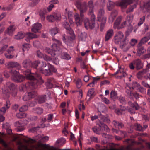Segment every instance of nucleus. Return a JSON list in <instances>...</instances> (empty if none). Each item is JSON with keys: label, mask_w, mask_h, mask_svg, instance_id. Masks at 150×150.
Returning <instances> with one entry per match:
<instances>
[{"label": "nucleus", "mask_w": 150, "mask_h": 150, "mask_svg": "<svg viewBox=\"0 0 150 150\" xmlns=\"http://www.w3.org/2000/svg\"><path fill=\"white\" fill-rule=\"evenodd\" d=\"M95 95V92L93 88L89 89L88 92V96L89 97L90 99Z\"/></svg>", "instance_id": "393cba45"}, {"label": "nucleus", "mask_w": 150, "mask_h": 150, "mask_svg": "<svg viewBox=\"0 0 150 150\" xmlns=\"http://www.w3.org/2000/svg\"><path fill=\"white\" fill-rule=\"evenodd\" d=\"M115 4L110 1H109L108 3L107 8L109 11L112 10L114 7Z\"/></svg>", "instance_id": "b1692460"}, {"label": "nucleus", "mask_w": 150, "mask_h": 150, "mask_svg": "<svg viewBox=\"0 0 150 150\" xmlns=\"http://www.w3.org/2000/svg\"><path fill=\"white\" fill-rule=\"evenodd\" d=\"M96 83L95 82V81H93L92 82L88 84L87 85V86H89L91 87H93L95 86Z\"/></svg>", "instance_id": "4d7b16f0"}, {"label": "nucleus", "mask_w": 150, "mask_h": 150, "mask_svg": "<svg viewBox=\"0 0 150 150\" xmlns=\"http://www.w3.org/2000/svg\"><path fill=\"white\" fill-rule=\"evenodd\" d=\"M114 32L112 29H110L108 30L106 35L105 37V40H108L113 35Z\"/></svg>", "instance_id": "a211bd4d"}, {"label": "nucleus", "mask_w": 150, "mask_h": 150, "mask_svg": "<svg viewBox=\"0 0 150 150\" xmlns=\"http://www.w3.org/2000/svg\"><path fill=\"white\" fill-rule=\"evenodd\" d=\"M137 42V40L135 39H132L131 40L130 44L132 46H134Z\"/></svg>", "instance_id": "ea45409f"}, {"label": "nucleus", "mask_w": 150, "mask_h": 150, "mask_svg": "<svg viewBox=\"0 0 150 150\" xmlns=\"http://www.w3.org/2000/svg\"><path fill=\"white\" fill-rule=\"evenodd\" d=\"M144 8L146 9L150 7V1H149L147 3L145 4L144 5Z\"/></svg>", "instance_id": "0e129e2a"}, {"label": "nucleus", "mask_w": 150, "mask_h": 150, "mask_svg": "<svg viewBox=\"0 0 150 150\" xmlns=\"http://www.w3.org/2000/svg\"><path fill=\"white\" fill-rule=\"evenodd\" d=\"M137 54L138 55L140 56L145 52L146 50L144 47L141 46L140 43H139L137 45Z\"/></svg>", "instance_id": "2eb2a0df"}, {"label": "nucleus", "mask_w": 150, "mask_h": 150, "mask_svg": "<svg viewBox=\"0 0 150 150\" xmlns=\"http://www.w3.org/2000/svg\"><path fill=\"white\" fill-rule=\"evenodd\" d=\"M26 35V37L28 38L25 39V40L28 42H29L30 41V39L36 38L38 37V36L37 35L31 33H27Z\"/></svg>", "instance_id": "6ab92c4d"}, {"label": "nucleus", "mask_w": 150, "mask_h": 150, "mask_svg": "<svg viewBox=\"0 0 150 150\" xmlns=\"http://www.w3.org/2000/svg\"><path fill=\"white\" fill-rule=\"evenodd\" d=\"M113 41L115 44L119 45L120 47L124 51L128 50L130 47L128 44V39L121 31L116 33L113 38Z\"/></svg>", "instance_id": "f03ea898"}, {"label": "nucleus", "mask_w": 150, "mask_h": 150, "mask_svg": "<svg viewBox=\"0 0 150 150\" xmlns=\"http://www.w3.org/2000/svg\"><path fill=\"white\" fill-rule=\"evenodd\" d=\"M53 117V114H49L48 115V117L47 119L48 122H50Z\"/></svg>", "instance_id": "603ef678"}, {"label": "nucleus", "mask_w": 150, "mask_h": 150, "mask_svg": "<svg viewBox=\"0 0 150 150\" xmlns=\"http://www.w3.org/2000/svg\"><path fill=\"white\" fill-rule=\"evenodd\" d=\"M10 102L8 100H7L6 101V104L5 105V106L6 108L8 109L10 107Z\"/></svg>", "instance_id": "bf43d9fd"}, {"label": "nucleus", "mask_w": 150, "mask_h": 150, "mask_svg": "<svg viewBox=\"0 0 150 150\" xmlns=\"http://www.w3.org/2000/svg\"><path fill=\"white\" fill-rule=\"evenodd\" d=\"M76 84L77 87L79 88L81 87L82 85L81 81L80 79H78L76 82Z\"/></svg>", "instance_id": "37998d69"}, {"label": "nucleus", "mask_w": 150, "mask_h": 150, "mask_svg": "<svg viewBox=\"0 0 150 150\" xmlns=\"http://www.w3.org/2000/svg\"><path fill=\"white\" fill-rule=\"evenodd\" d=\"M117 95L116 93L114 91H112L110 93V97L111 98H115Z\"/></svg>", "instance_id": "5fc2aeb1"}, {"label": "nucleus", "mask_w": 150, "mask_h": 150, "mask_svg": "<svg viewBox=\"0 0 150 150\" xmlns=\"http://www.w3.org/2000/svg\"><path fill=\"white\" fill-rule=\"evenodd\" d=\"M102 101L106 104H108L110 103L109 100L105 97H103L102 98Z\"/></svg>", "instance_id": "3c124183"}, {"label": "nucleus", "mask_w": 150, "mask_h": 150, "mask_svg": "<svg viewBox=\"0 0 150 150\" xmlns=\"http://www.w3.org/2000/svg\"><path fill=\"white\" fill-rule=\"evenodd\" d=\"M24 37V35L22 33H19L18 34L15 36L14 38L16 39L23 38Z\"/></svg>", "instance_id": "473e14b6"}, {"label": "nucleus", "mask_w": 150, "mask_h": 150, "mask_svg": "<svg viewBox=\"0 0 150 150\" xmlns=\"http://www.w3.org/2000/svg\"><path fill=\"white\" fill-rule=\"evenodd\" d=\"M148 71L147 69H144L142 71H141L139 72L137 75V77H138V75H139L141 76H142L145 74H147V77L148 78L150 79V74L148 73Z\"/></svg>", "instance_id": "412c9836"}, {"label": "nucleus", "mask_w": 150, "mask_h": 150, "mask_svg": "<svg viewBox=\"0 0 150 150\" xmlns=\"http://www.w3.org/2000/svg\"><path fill=\"white\" fill-rule=\"evenodd\" d=\"M8 47V45H4L0 50V54H1L4 52Z\"/></svg>", "instance_id": "c03bdc74"}, {"label": "nucleus", "mask_w": 150, "mask_h": 150, "mask_svg": "<svg viewBox=\"0 0 150 150\" xmlns=\"http://www.w3.org/2000/svg\"><path fill=\"white\" fill-rule=\"evenodd\" d=\"M47 20L49 22H53L54 21V18H53V15L48 16L47 17Z\"/></svg>", "instance_id": "49530a36"}, {"label": "nucleus", "mask_w": 150, "mask_h": 150, "mask_svg": "<svg viewBox=\"0 0 150 150\" xmlns=\"http://www.w3.org/2000/svg\"><path fill=\"white\" fill-rule=\"evenodd\" d=\"M150 39V33H147V36L145 37L142 39L139 43L144 44L146 42Z\"/></svg>", "instance_id": "5701e85b"}, {"label": "nucleus", "mask_w": 150, "mask_h": 150, "mask_svg": "<svg viewBox=\"0 0 150 150\" xmlns=\"http://www.w3.org/2000/svg\"><path fill=\"white\" fill-rule=\"evenodd\" d=\"M79 109L80 110H84L85 109V107L83 103H82L81 104H80L79 105Z\"/></svg>", "instance_id": "864d4df0"}, {"label": "nucleus", "mask_w": 150, "mask_h": 150, "mask_svg": "<svg viewBox=\"0 0 150 150\" xmlns=\"http://www.w3.org/2000/svg\"><path fill=\"white\" fill-rule=\"evenodd\" d=\"M15 126L18 127V130L19 131H21L24 129L23 126L24 124H23L22 121L20 120L16 122Z\"/></svg>", "instance_id": "dca6fc26"}, {"label": "nucleus", "mask_w": 150, "mask_h": 150, "mask_svg": "<svg viewBox=\"0 0 150 150\" xmlns=\"http://www.w3.org/2000/svg\"><path fill=\"white\" fill-rule=\"evenodd\" d=\"M64 28L67 30L69 31V33L72 36V38H69L68 39H67L66 41V39L65 36H63V41L66 44H68L67 41L69 40H71L74 38L75 36L74 33V32L73 30L70 28V26L69 25L68 23L67 22H65L64 23Z\"/></svg>", "instance_id": "6e6552de"}, {"label": "nucleus", "mask_w": 150, "mask_h": 150, "mask_svg": "<svg viewBox=\"0 0 150 150\" xmlns=\"http://www.w3.org/2000/svg\"><path fill=\"white\" fill-rule=\"evenodd\" d=\"M42 58H43L45 60L47 61H50L51 59L50 57L46 55H44Z\"/></svg>", "instance_id": "6e6d98bb"}, {"label": "nucleus", "mask_w": 150, "mask_h": 150, "mask_svg": "<svg viewBox=\"0 0 150 150\" xmlns=\"http://www.w3.org/2000/svg\"><path fill=\"white\" fill-rule=\"evenodd\" d=\"M89 6L90 8H91V10L89 14H93V19L89 21L88 19L87 18H85L84 20V23L85 28L86 29H88V28H93L95 26V16L93 14V10L92 8L93 6V2L91 1H90L88 2Z\"/></svg>", "instance_id": "20e7f679"}, {"label": "nucleus", "mask_w": 150, "mask_h": 150, "mask_svg": "<svg viewBox=\"0 0 150 150\" xmlns=\"http://www.w3.org/2000/svg\"><path fill=\"white\" fill-rule=\"evenodd\" d=\"M4 74L5 77L6 78H8L10 76L9 73L6 71H4Z\"/></svg>", "instance_id": "13d9d810"}, {"label": "nucleus", "mask_w": 150, "mask_h": 150, "mask_svg": "<svg viewBox=\"0 0 150 150\" xmlns=\"http://www.w3.org/2000/svg\"><path fill=\"white\" fill-rule=\"evenodd\" d=\"M131 106L134 109L138 110L139 108V107L138 104L136 103H134L131 104Z\"/></svg>", "instance_id": "a19ab883"}, {"label": "nucleus", "mask_w": 150, "mask_h": 150, "mask_svg": "<svg viewBox=\"0 0 150 150\" xmlns=\"http://www.w3.org/2000/svg\"><path fill=\"white\" fill-rule=\"evenodd\" d=\"M122 20V18L119 17L117 18L114 23V27L115 29H119L124 28L126 25H129L126 21H125L121 24H120Z\"/></svg>", "instance_id": "1a4fd4ad"}, {"label": "nucleus", "mask_w": 150, "mask_h": 150, "mask_svg": "<svg viewBox=\"0 0 150 150\" xmlns=\"http://www.w3.org/2000/svg\"><path fill=\"white\" fill-rule=\"evenodd\" d=\"M119 100L120 102L122 103H125V100L123 97H120L119 98Z\"/></svg>", "instance_id": "69168bd1"}, {"label": "nucleus", "mask_w": 150, "mask_h": 150, "mask_svg": "<svg viewBox=\"0 0 150 150\" xmlns=\"http://www.w3.org/2000/svg\"><path fill=\"white\" fill-rule=\"evenodd\" d=\"M27 110V106L26 105H24L21 107L19 109L20 112H23Z\"/></svg>", "instance_id": "de8ad7c7"}, {"label": "nucleus", "mask_w": 150, "mask_h": 150, "mask_svg": "<svg viewBox=\"0 0 150 150\" xmlns=\"http://www.w3.org/2000/svg\"><path fill=\"white\" fill-rule=\"evenodd\" d=\"M8 67L9 68H14L18 67L19 64L16 62H9L7 64Z\"/></svg>", "instance_id": "a878e982"}, {"label": "nucleus", "mask_w": 150, "mask_h": 150, "mask_svg": "<svg viewBox=\"0 0 150 150\" xmlns=\"http://www.w3.org/2000/svg\"><path fill=\"white\" fill-rule=\"evenodd\" d=\"M41 139L42 140V141L46 142L48 140L49 137L47 136H45L42 138Z\"/></svg>", "instance_id": "338daca9"}, {"label": "nucleus", "mask_w": 150, "mask_h": 150, "mask_svg": "<svg viewBox=\"0 0 150 150\" xmlns=\"http://www.w3.org/2000/svg\"><path fill=\"white\" fill-rule=\"evenodd\" d=\"M74 18L75 21V23L77 26L81 25L82 24V21L79 17V14L76 13L74 15Z\"/></svg>", "instance_id": "f3484780"}, {"label": "nucleus", "mask_w": 150, "mask_h": 150, "mask_svg": "<svg viewBox=\"0 0 150 150\" xmlns=\"http://www.w3.org/2000/svg\"><path fill=\"white\" fill-rule=\"evenodd\" d=\"M41 27L42 25L40 23H36L33 25L32 28L31 30L32 32L36 33L38 32Z\"/></svg>", "instance_id": "4468645a"}, {"label": "nucleus", "mask_w": 150, "mask_h": 150, "mask_svg": "<svg viewBox=\"0 0 150 150\" xmlns=\"http://www.w3.org/2000/svg\"><path fill=\"white\" fill-rule=\"evenodd\" d=\"M134 64L136 66V68L137 69H139L142 68V65L141 61L139 59L135 60L133 62Z\"/></svg>", "instance_id": "4be33fe9"}, {"label": "nucleus", "mask_w": 150, "mask_h": 150, "mask_svg": "<svg viewBox=\"0 0 150 150\" xmlns=\"http://www.w3.org/2000/svg\"><path fill=\"white\" fill-rule=\"evenodd\" d=\"M54 7V5L50 4L49 6L47 8V9L48 11H50Z\"/></svg>", "instance_id": "e2e57ef3"}, {"label": "nucleus", "mask_w": 150, "mask_h": 150, "mask_svg": "<svg viewBox=\"0 0 150 150\" xmlns=\"http://www.w3.org/2000/svg\"><path fill=\"white\" fill-rule=\"evenodd\" d=\"M53 18H54V21L56 20L57 21H59L61 19V15L59 13H54L53 14Z\"/></svg>", "instance_id": "7c9ffc66"}, {"label": "nucleus", "mask_w": 150, "mask_h": 150, "mask_svg": "<svg viewBox=\"0 0 150 150\" xmlns=\"http://www.w3.org/2000/svg\"><path fill=\"white\" fill-rule=\"evenodd\" d=\"M65 143V139L63 138H61L57 139L56 141V143L59 144L60 145H63Z\"/></svg>", "instance_id": "c85d7f7f"}, {"label": "nucleus", "mask_w": 150, "mask_h": 150, "mask_svg": "<svg viewBox=\"0 0 150 150\" xmlns=\"http://www.w3.org/2000/svg\"><path fill=\"white\" fill-rule=\"evenodd\" d=\"M16 117L18 118H22L25 117L26 115L25 113L20 112V113H17L16 115Z\"/></svg>", "instance_id": "e433bc0d"}, {"label": "nucleus", "mask_w": 150, "mask_h": 150, "mask_svg": "<svg viewBox=\"0 0 150 150\" xmlns=\"http://www.w3.org/2000/svg\"><path fill=\"white\" fill-rule=\"evenodd\" d=\"M37 54L38 57L39 58H42L43 57L44 54L39 50H38L37 52Z\"/></svg>", "instance_id": "8fccbe9b"}, {"label": "nucleus", "mask_w": 150, "mask_h": 150, "mask_svg": "<svg viewBox=\"0 0 150 150\" xmlns=\"http://www.w3.org/2000/svg\"><path fill=\"white\" fill-rule=\"evenodd\" d=\"M136 4H134L132 5L129 7L128 9L126 11V13H128L129 12H132L133 11V9L136 8Z\"/></svg>", "instance_id": "f704fd0d"}, {"label": "nucleus", "mask_w": 150, "mask_h": 150, "mask_svg": "<svg viewBox=\"0 0 150 150\" xmlns=\"http://www.w3.org/2000/svg\"><path fill=\"white\" fill-rule=\"evenodd\" d=\"M46 98V96L45 95L44 96L40 97L38 99V102L40 103H41L45 102Z\"/></svg>", "instance_id": "c9c22d12"}, {"label": "nucleus", "mask_w": 150, "mask_h": 150, "mask_svg": "<svg viewBox=\"0 0 150 150\" xmlns=\"http://www.w3.org/2000/svg\"><path fill=\"white\" fill-rule=\"evenodd\" d=\"M66 13L67 15H68L69 17H70L72 15V12L71 11H69L67 9H66Z\"/></svg>", "instance_id": "680f3d73"}, {"label": "nucleus", "mask_w": 150, "mask_h": 150, "mask_svg": "<svg viewBox=\"0 0 150 150\" xmlns=\"http://www.w3.org/2000/svg\"><path fill=\"white\" fill-rule=\"evenodd\" d=\"M145 17L144 16L142 18H140V21L138 23V25L139 26H140L142 24L145 20Z\"/></svg>", "instance_id": "09e8293b"}, {"label": "nucleus", "mask_w": 150, "mask_h": 150, "mask_svg": "<svg viewBox=\"0 0 150 150\" xmlns=\"http://www.w3.org/2000/svg\"><path fill=\"white\" fill-rule=\"evenodd\" d=\"M50 32L52 35H54L58 33V30L57 28H55L52 29L50 30Z\"/></svg>", "instance_id": "72a5a7b5"}, {"label": "nucleus", "mask_w": 150, "mask_h": 150, "mask_svg": "<svg viewBox=\"0 0 150 150\" xmlns=\"http://www.w3.org/2000/svg\"><path fill=\"white\" fill-rule=\"evenodd\" d=\"M15 30V27L13 25H11L8 28L6 32L9 35H11Z\"/></svg>", "instance_id": "bb28decb"}, {"label": "nucleus", "mask_w": 150, "mask_h": 150, "mask_svg": "<svg viewBox=\"0 0 150 150\" xmlns=\"http://www.w3.org/2000/svg\"><path fill=\"white\" fill-rule=\"evenodd\" d=\"M31 47V45L28 44H24L22 47L23 50L24 52L27 51Z\"/></svg>", "instance_id": "c756f323"}, {"label": "nucleus", "mask_w": 150, "mask_h": 150, "mask_svg": "<svg viewBox=\"0 0 150 150\" xmlns=\"http://www.w3.org/2000/svg\"><path fill=\"white\" fill-rule=\"evenodd\" d=\"M23 64L24 67L27 68L31 66V63L29 60H26L23 61Z\"/></svg>", "instance_id": "cd10ccee"}, {"label": "nucleus", "mask_w": 150, "mask_h": 150, "mask_svg": "<svg viewBox=\"0 0 150 150\" xmlns=\"http://www.w3.org/2000/svg\"><path fill=\"white\" fill-rule=\"evenodd\" d=\"M135 129L137 130L142 131L144 130V129L139 124H136L135 125Z\"/></svg>", "instance_id": "4c0bfd02"}, {"label": "nucleus", "mask_w": 150, "mask_h": 150, "mask_svg": "<svg viewBox=\"0 0 150 150\" xmlns=\"http://www.w3.org/2000/svg\"><path fill=\"white\" fill-rule=\"evenodd\" d=\"M35 112L38 114H41L43 112L42 109L41 108H36L35 109Z\"/></svg>", "instance_id": "58836bf2"}, {"label": "nucleus", "mask_w": 150, "mask_h": 150, "mask_svg": "<svg viewBox=\"0 0 150 150\" xmlns=\"http://www.w3.org/2000/svg\"><path fill=\"white\" fill-rule=\"evenodd\" d=\"M54 43L51 47V49L49 48H46L45 49L46 52L51 55L53 56L55 54V52L57 50H59L60 47L62 46L61 43L59 40L54 38H52Z\"/></svg>", "instance_id": "7ed1b4c3"}, {"label": "nucleus", "mask_w": 150, "mask_h": 150, "mask_svg": "<svg viewBox=\"0 0 150 150\" xmlns=\"http://www.w3.org/2000/svg\"><path fill=\"white\" fill-rule=\"evenodd\" d=\"M117 15V12L115 11L112 12L109 16V20L110 22H112Z\"/></svg>", "instance_id": "aec40b11"}, {"label": "nucleus", "mask_w": 150, "mask_h": 150, "mask_svg": "<svg viewBox=\"0 0 150 150\" xmlns=\"http://www.w3.org/2000/svg\"><path fill=\"white\" fill-rule=\"evenodd\" d=\"M15 52L13 47L10 46L7 50V53H5L4 55L5 57L8 59H11L14 57V53Z\"/></svg>", "instance_id": "f8f14e48"}, {"label": "nucleus", "mask_w": 150, "mask_h": 150, "mask_svg": "<svg viewBox=\"0 0 150 150\" xmlns=\"http://www.w3.org/2000/svg\"><path fill=\"white\" fill-rule=\"evenodd\" d=\"M15 88L16 86L13 83L9 82H7L2 88V91L4 93H5L9 92L10 90H13Z\"/></svg>", "instance_id": "9b49d317"}, {"label": "nucleus", "mask_w": 150, "mask_h": 150, "mask_svg": "<svg viewBox=\"0 0 150 150\" xmlns=\"http://www.w3.org/2000/svg\"><path fill=\"white\" fill-rule=\"evenodd\" d=\"M105 11L103 9H100L98 14V20L100 22L101 27H103L105 25L106 21V18L104 16Z\"/></svg>", "instance_id": "0eeeda50"}, {"label": "nucleus", "mask_w": 150, "mask_h": 150, "mask_svg": "<svg viewBox=\"0 0 150 150\" xmlns=\"http://www.w3.org/2000/svg\"><path fill=\"white\" fill-rule=\"evenodd\" d=\"M142 84L146 87L150 88V86L146 83L145 81H143L142 83Z\"/></svg>", "instance_id": "052dcab7"}, {"label": "nucleus", "mask_w": 150, "mask_h": 150, "mask_svg": "<svg viewBox=\"0 0 150 150\" xmlns=\"http://www.w3.org/2000/svg\"><path fill=\"white\" fill-rule=\"evenodd\" d=\"M62 58L64 59L68 60L70 59L71 57L69 54H64L62 55Z\"/></svg>", "instance_id": "79ce46f5"}, {"label": "nucleus", "mask_w": 150, "mask_h": 150, "mask_svg": "<svg viewBox=\"0 0 150 150\" xmlns=\"http://www.w3.org/2000/svg\"><path fill=\"white\" fill-rule=\"evenodd\" d=\"M31 66L37 68L40 72L45 75H50L52 74V72H56V70L52 65L49 64L47 66L44 62H40L38 61H35L33 63H31Z\"/></svg>", "instance_id": "f257e3e1"}, {"label": "nucleus", "mask_w": 150, "mask_h": 150, "mask_svg": "<svg viewBox=\"0 0 150 150\" xmlns=\"http://www.w3.org/2000/svg\"><path fill=\"white\" fill-rule=\"evenodd\" d=\"M124 112L122 110H116L115 112L118 115H121L122 114V112Z\"/></svg>", "instance_id": "774afa93"}, {"label": "nucleus", "mask_w": 150, "mask_h": 150, "mask_svg": "<svg viewBox=\"0 0 150 150\" xmlns=\"http://www.w3.org/2000/svg\"><path fill=\"white\" fill-rule=\"evenodd\" d=\"M24 74L28 79L34 80L35 79H36L37 80V83L38 84H40L43 82V81L39 75L35 74L34 75H32L30 74V70H28L25 71Z\"/></svg>", "instance_id": "39448f33"}, {"label": "nucleus", "mask_w": 150, "mask_h": 150, "mask_svg": "<svg viewBox=\"0 0 150 150\" xmlns=\"http://www.w3.org/2000/svg\"><path fill=\"white\" fill-rule=\"evenodd\" d=\"M11 73L12 75L11 79L15 82H21L25 79L24 77L20 75L19 72L15 70H12Z\"/></svg>", "instance_id": "423d86ee"}, {"label": "nucleus", "mask_w": 150, "mask_h": 150, "mask_svg": "<svg viewBox=\"0 0 150 150\" xmlns=\"http://www.w3.org/2000/svg\"><path fill=\"white\" fill-rule=\"evenodd\" d=\"M134 0H122L117 2L116 5L121 7L122 9H125L127 6L133 3Z\"/></svg>", "instance_id": "9d476101"}, {"label": "nucleus", "mask_w": 150, "mask_h": 150, "mask_svg": "<svg viewBox=\"0 0 150 150\" xmlns=\"http://www.w3.org/2000/svg\"><path fill=\"white\" fill-rule=\"evenodd\" d=\"M133 19V16L132 15L128 16L126 20L127 23L128 25H130Z\"/></svg>", "instance_id": "2f4dec72"}, {"label": "nucleus", "mask_w": 150, "mask_h": 150, "mask_svg": "<svg viewBox=\"0 0 150 150\" xmlns=\"http://www.w3.org/2000/svg\"><path fill=\"white\" fill-rule=\"evenodd\" d=\"M7 109L5 106L1 108L0 109V114H3L5 113Z\"/></svg>", "instance_id": "a18cd8bd"}, {"label": "nucleus", "mask_w": 150, "mask_h": 150, "mask_svg": "<svg viewBox=\"0 0 150 150\" xmlns=\"http://www.w3.org/2000/svg\"><path fill=\"white\" fill-rule=\"evenodd\" d=\"M36 95V93L34 91L26 93L23 97V100L24 101H26L34 97Z\"/></svg>", "instance_id": "ddd939ff"}]
</instances>
